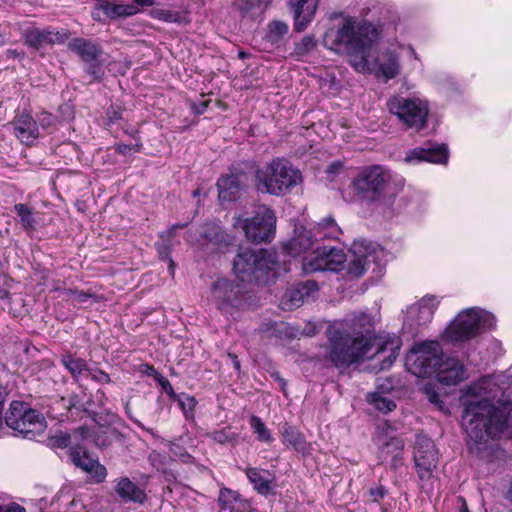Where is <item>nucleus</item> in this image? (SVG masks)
Segmentation results:
<instances>
[{"instance_id": "42", "label": "nucleus", "mask_w": 512, "mask_h": 512, "mask_svg": "<svg viewBox=\"0 0 512 512\" xmlns=\"http://www.w3.org/2000/svg\"><path fill=\"white\" fill-rule=\"evenodd\" d=\"M424 393L428 400L435 405V407H437L440 411H445V405L440 399V396L433 385L426 384L424 387Z\"/></svg>"}, {"instance_id": "27", "label": "nucleus", "mask_w": 512, "mask_h": 512, "mask_svg": "<svg viewBox=\"0 0 512 512\" xmlns=\"http://www.w3.org/2000/svg\"><path fill=\"white\" fill-rule=\"evenodd\" d=\"M376 444L379 447V457L386 461L389 456L392 458L393 466L396 467L400 461V455L404 447V443L399 437H388L386 435H379L376 438Z\"/></svg>"}, {"instance_id": "15", "label": "nucleus", "mask_w": 512, "mask_h": 512, "mask_svg": "<svg viewBox=\"0 0 512 512\" xmlns=\"http://www.w3.org/2000/svg\"><path fill=\"white\" fill-rule=\"evenodd\" d=\"M437 450L433 441L425 435H417L414 447V461L421 478L427 477L436 467Z\"/></svg>"}, {"instance_id": "4", "label": "nucleus", "mask_w": 512, "mask_h": 512, "mask_svg": "<svg viewBox=\"0 0 512 512\" xmlns=\"http://www.w3.org/2000/svg\"><path fill=\"white\" fill-rule=\"evenodd\" d=\"M495 317L488 311L472 307L460 311L443 331V341L462 344L493 329Z\"/></svg>"}, {"instance_id": "46", "label": "nucleus", "mask_w": 512, "mask_h": 512, "mask_svg": "<svg viewBox=\"0 0 512 512\" xmlns=\"http://www.w3.org/2000/svg\"><path fill=\"white\" fill-rule=\"evenodd\" d=\"M162 392H165L173 401L177 400V396L179 394H176L172 388V385L170 382L162 377Z\"/></svg>"}, {"instance_id": "26", "label": "nucleus", "mask_w": 512, "mask_h": 512, "mask_svg": "<svg viewBox=\"0 0 512 512\" xmlns=\"http://www.w3.org/2000/svg\"><path fill=\"white\" fill-rule=\"evenodd\" d=\"M13 126L15 136L22 143L30 144L39 136L37 123L28 113L20 114L15 119Z\"/></svg>"}, {"instance_id": "53", "label": "nucleus", "mask_w": 512, "mask_h": 512, "mask_svg": "<svg viewBox=\"0 0 512 512\" xmlns=\"http://www.w3.org/2000/svg\"><path fill=\"white\" fill-rule=\"evenodd\" d=\"M134 5H137L138 8H142V7H146V6H150L152 4V1L151 0H133V3Z\"/></svg>"}, {"instance_id": "43", "label": "nucleus", "mask_w": 512, "mask_h": 512, "mask_svg": "<svg viewBox=\"0 0 512 512\" xmlns=\"http://www.w3.org/2000/svg\"><path fill=\"white\" fill-rule=\"evenodd\" d=\"M65 295L68 299L72 300L77 304H83L88 301V299L93 297V294L79 291V290H66Z\"/></svg>"}, {"instance_id": "14", "label": "nucleus", "mask_w": 512, "mask_h": 512, "mask_svg": "<svg viewBox=\"0 0 512 512\" xmlns=\"http://www.w3.org/2000/svg\"><path fill=\"white\" fill-rule=\"evenodd\" d=\"M244 289L226 278L216 280L211 286L210 301L222 312H230L243 303Z\"/></svg>"}, {"instance_id": "17", "label": "nucleus", "mask_w": 512, "mask_h": 512, "mask_svg": "<svg viewBox=\"0 0 512 512\" xmlns=\"http://www.w3.org/2000/svg\"><path fill=\"white\" fill-rule=\"evenodd\" d=\"M317 282L308 280L287 290L280 300V307L283 310L291 311L300 307L306 300L313 298L318 292Z\"/></svg>"}, {"instance_id": "13", "label": "nucleus", "mask_w": 512, "mask_h": 512, "mask_svg": "<svg viewBox=\"0 0 512 512\" xmlns=\"http://www.w3.org/2000/svg\"><path fill=\"white\" fill-rule=\"evenodd\" d=\"M346 261L347 256L342 248L322 245L303 258L302 268L305 273L338 272L343 269Z\"/></svg>"}, {"instance_id": "23", "label": "nucleus", "mask_w": 512, "mask_h": 512, "mask_svg": "<svg viewBox=\"0 0 512 512\" xmlns=\"http://www.w3.org/2000/svg\"><path fill=\"white\" fill-rule=\"evenodd\" d=\"M316 243L312 229L301 226L295 228L293 237L283 245V249L291 256H298L307 252Z\"/></svg>"}, {"instance_id": "61", "label": "nucleus", "mask_w": 512, "mask_h": 512, "mask_svg": "<svg viewBox=\"0 0 512 512\" xmlns=\"http://www.w3.org/2000/svg\"><path fill=\"white\" fill-rule=\"evenodd\" d=\"M193 195H194V196L198 195V190H195V191L193 192Z\"/></svg>"}, {"instance_id": "59", "label": "nucleus", "mask_w": 512, "mask_h": 512, "mask_svg": "<svg viewBox=\"0 0 512 512\" xmlns=\"http://www.w3.org/2000/svg\"><path fill=\"white\" fill-rule=\"evenodd\" d=\"M409 51H410V54L411 56L415 59V60H419V57H418V54L416 53V51L414 50V48L412 46H409Z\"/></svg>"}, {"instance_id": "51", "label": "nucleus", "mask_w": 512, "mask_h": 512, "mask_svg": "<svg viewBox=\"0 0 512 512\" xmlns=\"http://www.w3.org/2000/svg\"><path fill=\"white\" fill-rule=\"evenodd\" d=\"M213 439L219 443H225L229 438L223 431H216L213 433Z\"/></svg>"}, {"instance_id": "21", "label": "nucleus", "mask_w": 512, "mask_h": 512, "mask_svg": "<svg viewBox=\"0 0 512 512\" xmlns=\"http://www.w3.org/2000/svg\"><path fill=\"white\" fill-rule=\"evenodd\" d=\"M73 463L85 471L95 483H101L106 479L107 470L86 451L74 450L71 453Z\"/></svg>"}, {"instance_id": "50", "label": "nucleus", "mask_w": 512, "mask_h": 512, "mask_svg": "<svg viewBox=\"0 0 512 512\" xmlns=\"http://www.w3.org/2000/svg\"><path fill=\"white\" fill-rule=\"evenodd\" d=\"M57 443L59 447H67L70 443V436L67 434L57 436Z\"/></svg>"}, {"instance_id": "34", "label": "nucleus", "mask_w": 512, "mask_h": 512, "mask_svg": "<svg viewBox=\"0 0 512 512\" xmlns=\"http://www.w3.org/2000/svg\"><path fill=\"white\" fill-rule=\"evenodd\" d=\"M116 492L121 498L134 502L141 503L145 499L143 490L137 487L134 482L130 481L126 477L119 480L116 487Z\"/></svg>"}, {"instance_id": "52", "label": "nucleus", "mask_w": 512, "mask_h": 512, "mask_svg": "<svg viewBox=\"0 0 512 512\" xmlns=\"http://www.w3.org/2000/svg\"><path fill=\"white\" fill-rule=\"evenodd\" d=\"M341 168H342V164H341L340 162L332 163V164L327 168V173H329V174L336 173V172H338Z\"/></svg>"}, {"instance_id": "2", "label": "nucleus", "mask_w": 512, "mask_h": 512, "mask_svg": "<svg viewBox=\"0 0 512 512\" xmlns=\"http://www.w3.org/2000/svg\"><path fill=\"white\" fill-rule=\"evenodd\" d=\"M378 39L379 32L372 23L346 16L339 24L327 29L323 44L338 54L347 55L349 63L357 72H372L376 78L388 82L399 75L400 58L395 51L386 49L370 62L371 51Z\"/></svg>"}, {"instance_id": "12", "label": "nucleus", "mask_w": 512, "mask_h": 512, "mask_svg": "<svg viewBox=\"0 0 512 512\" xmlns=\"http://www.w3.org/2000/svg\"><path fill=\"white\" fill-rule=\"evenodd\" d=\"M240 227L248 240L256 243L270 241L276 228V216L273 210L266 206L257 209L251 218L238 217L234 224Z\"/></svg>"}, {"instance_id": "40", "label": "nucleus", "mask_w": 512, "mask_h": 512, "mask_svg": "<svg viewBox=\"0 0 512 512\" xmlns=\"http://www.w3.org/2000/svg\"><path fill=\"white\" fill-rule=\"evenodd\" d=\"M176 402L178 403V406L183 411V413L187 419L193 418L194 408L196 406L195 398H193L185 393H181L177 396Z\"/></svg>"}, {"instance_id": "3", "label": "nucleus", "mask_w": 512, "mask_h": 512, "mask_svg": "<svg viewBox=\"0 0 512 512\" xmlns=\"http://www.w3.org/2000/svg\"><path fill=\"white\" fill-rule=\"evenodd\" d=\"M491 377L470 385L461 397L464 406L462 426L467 435L468 448L478 457H484L493 440L502 436L512 438V402L495 407L490 388Z\"/></svg>"}, {"instance_id": "18", "label": "nucleus", "mask_w": 512, "mask_h": 512, "mask_svg": "<svg viewBox=\"0 0 512 512\" xmlns=\"http://www.w3.org/2000/svg\"><path fill=\"white\" fill-rule=\"evenodd\" d=\"M439 383L446 386H454L467 378L464 365L455 358H442L437 371L435 372Z\"/></svg>"}, {"instance_id": "10", "label": "nucleus", "mask_w": 512, "mask_h": 512, "mask_svg": "<svg viewBox=\"0 0 512 512\" xmlns=\"http://www.w3.org/2000/svg\"><path fill=\"white\" fill-rule=\"evenodd\" d=\"M391 174L382 166H372L364 169L354 180L357 192L371 201H381L390 198L394 193L390 187Z\"/></svg>"}, {"instance_id": "7", "label": "nucleus", "mask_w": 512, "mask_h": 512, "mask_svg": "<svg viewBox=\"0 0 512 512\" xmlns=\"http://www.w3.org/2000/svg\"><path fill=\"white\" fill-rule=\"evenodd\" d=\"M444 356L437 341H422L414 344L406 356L407 370L417 377L434 375Z\"/></svg>"}, {"instance_id": "56", "label": "nucleus", "mask_w": 512, "mask_h": 512, "mask_svg": "<svg viewBox=\"0 0 512 512\" xmlns=\"http://www.w3.org/2000/svg\"><path fill=\"white\" fill-rule=\"evenodd\" d=\"M230 356H231V358H232V360H233L234 368H235L236 370H239V369H240V362H239V360H238L237 356H235V355H230Z\"/></svg>"}, {"instance_id": "45", "label": "nucleus", "mask_w": 512, "mask_h": 512, "mask_svg": "<svg viewBox=\"0 0 512 512\" xmlns=\"http://www.w3.org/2000/svg\"><path fill=\"white\" fill-rule=\"evenodd\" d=\"M87 373L93 380H96L98 382H101V383H109L110 382L109 375L103 371H100V370L91 371L88 369Z\"/></svg>"}, {"instance_id": "62", "label": "nucleus", "mask_w": 512, "mask_h": 512, "mask_svg": "<svg viewBox=\"0 0 512 512\" xmlns=\"http://www.w3.org/2000/svg\"><path fill=\"white\" fill-rule=\"evenodd\" d=\"M71 504L75 505L76 504V500H72Z\"/></svg>"}, {"instance_id": "54", "label": "nucleus", "mask_w": 512, "mask_h": 512, "mask_svg": "<svg viewBox=\"0 0 512 512\" xmlns=\"http://www.w3.org/2000/svg\"><path fill=\"white\" fill-rule=\"evenodd\" d=\"M384 489L382 487L376 488L375 490H371V494L375 496L376 498H383L384 496Z\"/></svg>"}, {"instance_id": "20", "label": "nucleus", "mask_w": 512, "mask_h": 512, "mask_svg": "<svg viewBox=\"0 0 512 512\" xmlns=\"http://www.w3.org/2000/svg\"><path fill=\"white\" fill-rule=\"evenodd\" d=\"M69 38L66 30L52 31L48 29L32 28L25 32V43L32 48L39 49L45 45L61 44Z\"/></svg>"}, {"instance_id": "6", "label": "nucleus", "mask_w": 512, "mask_h": 512, "mask_svg": "<svg viewBox=\"0 0 512 512\" xmlns=\"http://www.w3.org/2000/svg\"><path fill=\"white\" fill-rule=\"evenodd\" d=\"M277 266L275 253L267 250L254 251L250 248H240L233 262V271L238 279L250 282L269 278V273L275 275Z\"/></svg>"}, {"instance_id": "41", "label": "nucleus", "mask_w": 512, "mask_h": 512, "mask_svg": "<svg viewBox=\"0 0 512 512\" xmlns=\"http://www.w3.org/2000/svg\"><path fill=\"white\" fill-rule=\"evenodd\" d=\"M315 45L316 41L314 37L311 35H306L301 39L300 42L296 44L295 54L298 56L306 55L314 49Z\"/></svg>"}, {"instance_id": "28", "label": "nucleus", "mask_w": 512, "mask_h": 512, "mask_svg": "<svg viewBox=\"0 0 512 512\" xmlns=\"http://www.w3.org/2000/svg\"><path fill=\"white\" fill-rule=\"evenodd\" d=\"M219 504L222 510L229 512H251L249 501L243 499L238 492L227 488L220 490Z\"/></svg>"}, {"instance_id": "33", "label": "nucleus", "mask_w": 512, "mask_h": 512, "mask_svg": "<svg viewBox=\"0 0 512 512\" xmlns=\"http://www.w3.org/2000/svg\"><path fill=\"white\" fill-rule=\"evenodd\" d=\"M102 10L104 14L111 19L130 17L139 13L137 5L117 3L115 1L103 4Z\"/></svg>"}, {"instance_id": "58", "label": "nucleus", "mask_w": 512, "mask_h": 512, "mask_svg": "<svg viewBox=\"0 0 512 512\" xmlns=\"http://www.w3.org/2000/svg\"><path fill=\"white\" fill-rule=\"evenodd\" d=\"M168 265H169V273L171 276L174 275V262L172 261V259L168 258Z\"/></svg>"}, {"instance_id": "44", "label": "nucleus", "mask_w": 512, "mask_h": 512, "mask_svg": "<svg viewBox=\"0 0 512 512\" xmlns=\"http://www.w3.org/2000/svg\"><path fill=\"white\" fill-rule=\"evenodd\" d=\"M202 236L209 242H214V243H220L222 240H224L223 231L220 229L219 226H216V225L211 226V232H208L207 230H205L202 233Z\"/></svg>"}, {"instance_id": "60", "label": "nucleus", "mask_w": 512, "mask_h": 512, "mask_svg": "<svg viewBox=\"0 0 512 512\" xmlns=\"http://www.w3.org/2000/svg\"><path fill=\"white\" fill-rule=\"evenodd\" d=\"M461 512H468L466 505L463 506V508L461 509Z\"/></svg>"}, {"instance_id": "16", "label": "nucleus", "mask_w": 512, "mask_h": 512, "mask_svg": "<svg viewBox=\"0 0 512 512\" xmlns=\"http://www.w3.org/2000/svg\"><path fill=\"white\" fill-rule=\"evenodd\" d=\"M440 301L435 296L427 295L408 307L404 324L414 328L431 322Z\"/></svg>"}, {"instance_id": "31", "label": "nucleus", "mask_w": 512, "mask_h": 512, "mask_svg": "<svg viewBox=\"0 0 512 512\" xmlns=\"http://www.w3.org/2000/svg\"><path fill=\"white\" fill-rule=\"evenodd\" d=\"M219 199L222 201H233L241 188L239 175L230 174L222 176L217 181Z\"/></svg>"}, {"instance_id": "35", "label": "nucleus", "mask_w": 512, "mask_h": 512, "mask_svg": "<svg viewBox=\"0 0 512 512\" xmlns=\"http://www.w3.org/2000/svg\"><path fill=\"white\" fill-rule=\"evenodd\" d=\"M61 362L74 378L88 372L86 361L84 359L75 358L71 354L63 356Z\"/></svg>"}, {"instance_id": "9", "label": "nucleus", "mask_w": 512, "mask_h": 512, "mask_svg": "<svg viewBox=\"0 0 512 512\" xmlns=\"http://www.w3.org/2000/svg\"><path fill=\"white\" fill-rule=\"evenodd\" d=\"M347 275L359 278L373 265V271L379 272L384 265L385 251L378 245L365 240H356L350 247Z\"/></svg>"}, {"instance_id": "36", "label": "nucleus", "mask_w": 512, "mask_h": 512, "mask_svg": "<svg viewBox=\"0 0 512 512\" xmlns=\"http://www.w3.org/2000/svg\"><path fill=\"white\" fill-rule=\"evenodd\" d=\"M20 218L22 227L29 233L35 230L36 218L33 211L24 204H16L14 207Z\"/></svg>"}, {"instance_id": "32", "label": "nucleus", "mask_w": 512, "mask_h": 512, "mask_svg": "<svg viewBox=\"0 0 512 512\" xmlns=\"http://www.w3.org/2000/svg\"><path fill=\"white\" fill-rule=\"evenodd\" d=\"M68 47L85 62L96 60L101 54V50L98 45L83 38H75L71 40Z\"/></svg>"}, {"instance_id": "1", "label": "nucleus", "mask_w": 512, "mask_h": 512, "mask_svg": "<svg viewBox=\"0 0 512 512\" xmlns=\"http://www.w3.org/2000/svg\"><path fill=\"white\" fill-rule=\"evenodd\" d=\"M375 321L364 311H355L340 321L331 323L326 330L327 358L336 367H347L362 359L380 363V370L388 369L396 360L401 340L397 336L373 337Z\"/></svg>"}, {"instance_id": "39", "label": "nucleus", "mask_w": 512, "mask_h": 512, "mask_svg": "<svg viewBox=\"0 0 512 512\" xmlns=\"http://www.w3.org/2000/svg\"><path fill=\"white\" fill-rule=\"evenodd\" d=\"M269 0H234V5L243 14L260 11L263 5H267Z\"/></svg>"}, {"instance_id": "22", "label": "nucleus", "mask_w": 512, "mask_h": 512, "mask_svg": "<svg viewBox=\"0 0 512 512\" xmlns=\"http://www.w3.org/2000/svg\"><path fill=\"white\" fill-rule=\"evenodd\" d=\"M319 0H289V7L294 14V27L303 31L315 16Z\"/></svg>"}, {"instance_id": "29", "label": "nucleus", "mask_w": 512, "mask_h": 512, "mask_svg": "<svg viewBox=\"0 0 512 512\" xmlns=\"http://www.w3.org/2000/svg\"><path fill=\"white\" fill-rule=\"evenodd\" d=\"M246 475L253 484L255 490L259 493L267 495L273 489L274 475L268 470L258 468H248Z\"/></svg>"}, {"instance_id": "38", "label": "nucleus", "mask_w": 512, "mask_h": 512, "mask_svg": "<svg viewBox=\"0 0 512 512\" xmlns=\"http://www.w3.org/2000/svg\"><path fill=\"white\" fill-rule=\"evenodd\" d=\"M288 25L281 21H273L268 26V38L271 42L280 41L288 32Z\"/></svg>"}, {"instance_id": "8", "label": "nucleus", "mask_w": 512, "mask_h": 512, "mask_svg": "<svg viewBox=\"0 0 512 512\" xmlns=\"http://www.w3.org/2000/svg\"><path fill=\"white\" fill-rule=\"evenodd\" d=\"M387 107L407 128L420 130L427 123L429 105L423 98L393 95L388 99Z\"/></svg>"}, {"instance_id": "11", "label": "nucleus", "mask_w": 512, "mask_h": 512, "mask_svg": "<svg viewBox=\"0 0 512 512\" xmlns=\"http://www.w3.org/2000/svg\"><path fill=\"white\" fill-rule=\"evenodd\" d=\"M5 421L8 427L29 439L41 435L47 428L43 415L34 409L26 408L21 402L11 403Z\"/></svg>"}, {"instance_id": "24", "label": "nucleus", "mask_w": 512, "mask_h": 512, "mask_svg": "<svg viewBox=\"0 0 512 512\" xmlns=\"http://www.w3.org/2000/svg\"><path fill=\"white\" fill-rule=\"evenodd\" d=\"M393 389V383L389 379L377 380V391L367 395V402L376 410L387 413L395 409V402L387 395Z\"/></svg>"}, {"instance_id": "30", "label": "nucleus", "mask_w": 512, "mask_h": 512, "mask_svg": "<svg viewBox=\"0 0 512 512\" xmlns=\"http://www.w3.org/2000/svg\"><path fill=\"white\" fill-rule=\"evenodd\" d=\"M316 242L325 240H337L342 231L335 219L331 216L323 218L312 229Z\"/></svg>"}, {"instance_id": "47", "label": "nucleus", "mask_w": 512, "mask_h": 512, "mask_svg": "<svg viewBox=\"0 0 512 512\" xmlns=\"http://www.w3.org/2000/svg\"><path fill=\"white\" fill-rule=\"evenodd\" d=\"M39 121L43 128H47L55 125L57 120L53 115L49 113H43Z\"/></svg>"}, {"instance_id": "25", "label": "nucleus", "mask_w": 512, "mask_h": 512, "mask_svg": "<svg viewBox=\"0 0 512 512\" xmlns=\"http://www.w3.org/2000/svg\"><path fill=\"white\" fill-rule=\"evenodd\" d=\"M280 436L285 446L294 449L302 455L310 454L312 450L311 444L306 441L304 435L297 428L285 424L280 429Z\"/></svg>"}, {"instance_id": "55", "label": "nucleus", "mask_w": 512, "mask_h": 512, "mask_svg": "<svg viewBox=\"0 0 512 512\" xmlns=\"http://www.w3.org/2000/svg\"><path fill=\"white\" fill-rule=\"evenodd\" d=\"M7 55L8 57L16 58L22 56V53L18 52L17 50H8Z\"/></svg>"}, {"instance_id": "57", "label": "nucleus", "mask_w": 512, "mask_h": 512, "mask_svg": "<svg viewBox=\"0 0 512 512\" xmlns=\"http://www.w3.org/2000/svg\"><path fill=\"white\" fill-rule=\"evenodd\" d=\"M207 107V103L203 102L199 107H196V113L202 114Z\"/></svg>"}, {"instance_id": "19", "label": "nucleus", "mask_w": 512, "mask_h": 512, "mask_svg": "<svg viewBox=\"0 0 512 512\" xmlns=\"http://www.w3.org/2000/svg\"><path fill=\"white\" fill-rule=\"evenodd\" d=\"M448 160V149L446 145H429L427 147H419L410 150L404 159L406 163L417 164L423 161L445 164Z\"/></svg>"}, {"instance_id": "49", "label": "nucleus", "mask_w": 512, "mask_h": 512, "mask_svg": "<svg viewBox=\"0 0 512 512\" xmlns=\"http://www.w3.org/2000/svg\"><path fill=\"white\" fill-rule=\"evenodd\" d=\"M0 512H25V509L18 504H11L7 506L0 505Z\"/></svg>"}, {"instance_id": "5", "label": "nucleus", "mask_w": 512, "mask_h": 512, "mask_svg": "<svg viewBox=\"0 0 512 512\" xmlns=\"http://www.w3.org/2000/svg\"><path fill=\"white\" fill-rule=\"evenodd\" d=\"M300 170L283 158L273 159L255 172V187L261 193L282 196L302 183Z\"/></svg>"}, {"instance_id": "37", "label": "nucleus", "mask_w": 512, "mask_h": 512, "mask_svg": "<svg viewBox=\"0 0 512 512\" xmlns=\"http://www.w3.org/2000/svg\"><path fill=\"white\" fill-rule=\"evenodd\" d=\"M250 426L259 441L271 443L274 440L270 430L258 416L253 415L250 417Z\"/></svg>"}, {"instance_id": "48", "label": "nucleus", "mask_w": 512, "mask_h": 512, "mask_svg": "<svg viewBox=\"0 0 512 512\" xmlns=\"http://www.w3.org/2000/svg\"><path fill=\"white\" fill-rule=\"evenodd\" d=\"M182 16L179 13H173L171 11H163L162 10V21L166 22H178L180 21Z\"/></svg>"}]
</instances>
